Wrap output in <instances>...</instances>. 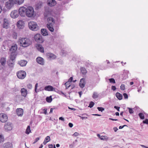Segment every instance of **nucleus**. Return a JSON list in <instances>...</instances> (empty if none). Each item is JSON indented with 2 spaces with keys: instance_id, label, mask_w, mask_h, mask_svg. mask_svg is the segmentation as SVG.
Returning <instances> with one entry per match:
<instances>
[{
  "instance_id": "24",
  "label": "nucleus",
  "mask_w": 148,
  "mask_h": 148,
  "mask_svg": "<svg viewBox=\"0 0 148 148\" xmlns=\"http://www.w3.org/2000/svg\"><path fill=\"white\" fill-rule=\"evenodd\" d=\"M38 86V83H37L35 84V92L36 93L40 91L43 90L44 89H44L43 87H41L40 88H39V89L37 90V88Z\"/></svg>"
},
{
  "instance_id": "17",
  "label": "nucleus",
  "mask_w": 148,
  "mask_h": 148,
  "mask_svg": "<svg viewBox=\"0 0 148 148\" xmlns=\"http://www.w3.org/2000/svg\"><path fill=\"white\" fill-rule=\"evenodd\" d=\"M47 3L48 5L51 7L55 5L56 3L55 0H48Z\"/></svg>"
},
{
  "instance_id": "55",
  "label": "nucleus",
  "mask_w": 148,
  "mask_h": 148,
  "mask_svg": "<svg viewBox=\"0 0 148 148\" xmlns=\"http://www.w3.org/2000/svg\"><path fill=\"white\" fill-rule=\"evenodd\" d=\"M111 89L112 90L114 91L116 89V88L115 86H112L111 87Z\"/></svg>"
},
{
  "instance_id": "61",
  "label": "nucleus",
  "mask_w": 148,
  "mask_h": 148,
  "mask_svg": "<svg viewBox=\"0 0 148 148\" xmlns=\"http://www.w3.org/2000/svg\"><path fill=\"white\" fill-rule=\"evenodd\" d=\"M59 119L60 120H62L63 121H64V118L62 117H60L59 118Z\"/></svg>"
},
{
  "instance_id": "10",
  "label": "nucleus",
  "mask_w": 148,
  "mask_h": 148,
  "mask_svg": "<svg viewBox=\"0 0 148 148\" xmlns=\"http://www.w3.org/2000/svg\"><path fill=\"white\" fill-rule=\"evenodd\" d=\"M9 25V21L8 19L4 18L3 21V27L4 28L7 29Z\"/></svg>"
},
{
  "instance_id": "64",
  "label": "nucleus",
  "mask_w": 148,
  "mask_h": 148,
  "mask_svg": "<svg viewBox=\"0 0 148 148\" xmlns=\"http://www.w3.org/2000/svg\"><path fill=\"white\" fill-rule=\"evenodd\" d=\"M114 131L115 132H116L117 131V130H118V129H117V127H114Z\"/></svg>"
},
{
  "instance_id": "9",
  "label": "nucleus",
  "mask_w": 148,
  "mask_h": 148,
  "mask_svg": "<svg viewBox=\"0 0 148 148\" xmlns=\"http://www.w3.org/2000/svg\"><path fill=\"white\" fill-rule=\"evenodd\" d=\"M19 16V13L18 10H15L12 11L10 14L11 17L13 18H16Z\"/></svg>"
},
{
  "instance_id": "21",
  "label": "nucleus",
  "mask_w": 148,
  "mask_h": 148,
  "mask_svg": "<svg viewBox=\"0 0 148 148\" xmlns=\"http://www.w3.org/2000/svg\"><path fill=\"white\" fill-rule=\"evenodd\" d=\"M13 5L12 3L10 2V0L5 3L6 7L8 9H10V8L13 6Z\"/></svg>"
},
{
  "instance_id": "39",
  "label": "nucleus",
  "mask_w": 148,
  "mask_h": 148,
  "mask_svg": "<svg viewBox=\"0 0 148 148\" xmlns=\"http://www.w3.org/2000/svg\"><path fill=\"white\" fill-rule=\"evenodd\" d=\"M64 84L66 86V89L68 88L71 85L70 83L68 82H66Z\"/></svg>"
},
{
  "instance_id": "23",
  "label": "nucleus",
  "mask_w": 148,
  "mask_h": 148,
  "mask_svg": "<svg viewBox=\"0 0 148 148\" xmlns=\"http://www.w3.org/2000/svg\"><path fill=\"white\" fill-rule=\"evenodd\" d=\"M47 21L48 23V24H53L55 23V21L52 17H49L47 18Z\"/></svg>"
},
{
  "instance_id": "42",
  "label": "nucleus",
  "mask_w": 148,
  "mask_h": 148,
  "mask_svg": "<svg viewBox=\"0 0 148 148\" xmlns=\"http://www.w3.org/2000/svg\"><path fill=\"white\" fill-rule=\"evenodd\" d=\"M108 80H109L110 82L111 83L114 84L115 83V80L114 78L109 79H108Z\"/></svg>"
},
{
  "instance_id": "34",
  "label": "nucleus",
  "mask_w": 148,
  "mask_h": 148,
  "mask_svg": "<svg viewBox=\"0 0 148 148\" xmlns=\"http://www.w3.org/2000/svg\"><path fill=\"white\" fill-rule=\"evenodd\" d=\"M10 58L9 60H11L14 61L15 59V55L14 53H11Z\"/></svg>"
},
{
  "instance_id": "38",
  "label": "nucleus",
  "mask_w": 148,
  "mask_h": 148,
  "mask_svg": "<svg viewBox=\"0 0 148 148\" xmlns=\"http://www.w3.org/2000/svg\"><path fill=\"white\" fill-rule=\"evenodd\" d=\"M24 1V0H17V4L20 5L23 3Z\"/></svg>"
},
{
  "instance_id": "49",
  "label": "nucleus",
  "mask_w": 148,
  "mask_h": 148,
  "mask_svg": "<svg viewBox=\"0 0 148 148\" xmlns=\"http://www.w3.org/2000/svg\"><path fill=\"white\" fill-rule=\"evenodd\" d=\"M123 96L124 97L125 99H127L128 98V96L127 94L126 93H124L123 94Z\"/></svg>"
},
{
  "instance_id": "62",
  "label": "nucleus",
  "mask_w": 148,
  "mask_h": 148,
  "mask_svg": "<svg viewBox=\"0 0 148 148\" xmlns=\"http://www.w3.org/2000/svg\"><path fill=\"white\" fill-rule=\"evenodd\" d=\"M69 147L71 148H73L74 147V145L73 144L70 145H69Z\"/></svg>"
},
{
  "instance_id": "59",
  "label": "nucleus",
  "mask_w": 148,
  "mask_h": 148,
  "mask_svg": "<svg viewBox=\"0 0 148 148\" xmlns=\"http://www.w3.org/2000/svg\"><path fill=\"white\" fill-rule=\"evenodd\" d=\"M69 125L70 127H73V125L72 123H69Z\"/></svg>"
},
{
  "instance_id": "46",
  "label": "nucleus",
  "mask_w": 148,
  "mask_h": 148,
  "mask_svg": "<svg viewBox=\"0 0 148 148\" xmlns=\"http://www.w3.org/2000/svg\"><path fill=\"white\" fill-rule=\"evenodd\" d=\"M94 104L95 103L91 101L88 107H90V108H91L93 107Z\"/></svg>"
},
{
  "instance_id": "16",
  "label": "nucleus",
  "mask_w": 148,
  "mask_h": 148,
  "mask_svg": "<svg viewBox=\"0 0 148 148\" xmlns=\"http://www.w3.org/2000/svg\"><path fill=\"white\" fill-rule=\"evenodd\" d=\"M55 88L50 85L46 86L44 88V90L48 91H55Z\"/></svg>"
},
{
  "instance_id": "47",
  "label": "nucleus",
  "mask_w": 148,
  "mask_h": 148,
  "mask_svg": "<svg viewBox=\"0 0 148 148\" xmlns=\"http://www.w3.org/2000/svg\"><path fill=\"white\" fill-rule=\"evenodd\" d=\"M97 108L99 111H101V112L104 110V108L102 107H98Z\"/></svg>"
},
{
  "instance_id": "3",
  "label": "nucleus",
  "mask_w": 148,
  "mask_h": 148,
  "mask_svg": "<svg viewBox=\"0 0 148 148\" xmlns=\"http://www.w3.org/2000/svg\"><path fill=\"white\" fill-rule=\"evenodd\" d=\"M29 28L32 30L36 31L38 30L39 27L36 23L33 21H31L28 23Z\"/></svg>"
},
{
  "instance_id": "20",
  "label": "nucleus",
  "mask_w": 148,
  "mask_h": 148,
  "mask_svg": "<svg viewBox=\"0 0 148 148\" xmlns=\"http://www.w3.org/2000/svg\"><path fill=\"white\" fill-rule=\"evenodd\" d=\"M85 84V79L82 78L80 79L79 85L81 88H83L84 87Z\"/></svg>"
},
{
  "instance_id": "52",
  "label": "nucleus",
  "mask_w": 148,
  "mask_h": 148,
  "mask_svg": "<svg viewBox=\"0 0 148 148\" xmlns=\"http://www.w3.org/2000/svg\"><path fill=\"white\" fill-rule=\"evenodd\" d=\"M17 34L16 33H14L13 34V37L14 39H16L17 37Z\"/></svg>"
},
{
  "instance_id": "26",
  "label": "nucleus",
  "mask_w": 148,
  "mask_h": 148,
  "mask_svg": "<svg viewBox=\"0 0 148 148\" xmlns=\"http://www.w3.org/2000/svg\"><path fill=\"white\" fill-rule=\"evenodd\" d=\"M17 49V46L16 45L12 46L10 49V51L11 53H14Z\"/></svg>"
},
{
  "instance_id": "60",
  "label": "nucleus",
  "mask_w": 148,
  "mask_h": 148,
  "mask_svg": "<svg viewBox=\"0 0 148 148\" xmlns=\"http://www.w3.org/2000/svg\"><path fill=\"white\" fill-rule=\"evenodd\" d=\"M44 113L45 114H47V109H45L44 110Z\"/></svg>"
},
{
  "instance_id": "27",
  "label": "nucleus",
  "mask_w": 148,
  "mask_h": 148,
  "mask_svg": "<svg viewBox=\"0 0 148 148\" xmlns=\"http://www.w3.org/2000/svg\"><path fill=\"white\" fill-rule=\"evenodd\" d=\"M27 63V62L25 60H21L18 62V64L22 66H25Z\"/></svg>"
},
{
  "instance_id": "37",
  "label": "nucleus",
  "mask_w": 148,
  "mask_h": 148,
  "mask_svg": "<svg viewBox=\"0 0 148 148\" xmlns=\"http://www.w3.org/2000/svg\"><path fill=\"white\" fill-rule=\"evenodd\" d=\"M31 132L30 128L29 126H28L26 129L25 133L28 134Z\"/></svg>"
},
{
  "instance_id": "5",
  "label": "nucleus",
  "mask_w": 148,
  "mask_h": 148,
  "mask_svg": "<svg viewBox=\"0 0 148 148\" xmlns=\"http://www.w3.org/2000/svg\"><path fill=\"white\" fill-rule=\"evenodd\" d=\"M53 12L51 9L48 8H46L44 13L45 17H47L52 15Z\"/></svg>"
},
{
  "instance_id": "54",
  "label": "nucleus",
  "mask_w": 148,
  "mask_h": 148,
  "mask_svg": "<svg viewBox=\"0 0 148 148\" xmlns=\"http://www.w3.org/2000/svg\"><path fill=\"white\" fill-rule=\"evenodd\" d=\"M79 135V134L78 133L75 132L73 134V136H78Z\"/></svg>"
},
{
  "instance_id": "19",
  "label": "nucleus",
  "mask_w": 148,
  "mask_h": 148,
  "mask_svg": "<svg viewBox=\"0 0 148 148\" xmlns=\"http://www.w3.org/2000/svg\"><path fill=\"white\" fill-rule=\"evenodd\" d=\"M36 47L38 50L41 52L43 53L44 52V48L42 45L39 44H37L36 45Z\"/></svg>"
},
{
  "instance_id": "13",
  "label": "nucleus",
  "mask_w": 148,
  "mask_h": 148,
  "mask_svg": "<svg viewBox=\"0 0 148 148\" xmlns=\"http://www.w3.org/2000/svg\"><path fill=\"white\" fill-rule=\"evenodd\" d=\"M47 58L50 59H54L56 58V56L53 54L50 53H47L46 54Z\"/></svg>"
},
{
  "instance_id": "51",
  "label": "nucleus",
  "mask_w": 148,
  "mask_h": 148,
  "mask_svg": "<svg viewBox=\"0 0 148 148\" xmlns=\"http://www.w3.org/2000/svg\"><path fill=\"white\" fill-rule=\"evenodd\" d=\"M143 123L148 124V119H146L144 121H143Z\"/></svg>"
},
{
  "instance_id": "25",
  "label": "nucleus",
  "mask_w": 148,
  "mask_h": 148,
  "mask_svg": "<svg viewBox=\"0 0 148 148\" xmlns=\"http://www.w3.org/2000/svg\"><path fill=\"white\" fill-rule=\"evenodd\" d=\"M14 61L11 60H9L7 62V64L9 66L10 68H13L14 65Z\"/></svg>"
},
{
  "instance_id": "6",
  "label": "nucleus",
  "mask_w": 148,
  "mask_h": 148,
  "mask_svg": "<svg viewBox=\"0 0 148 148\" xmlns=\"http://www.w3.org/2000/svg\"><path fill=\"white\" fill-rule=\"evenodd\" d=\"M17 76L20 79H24L26 76V72L23 71H20L17 73Z\"/></svg>"
},
{
  "instance_id": "22",
  "label": "nucleus",
  "mask_w": 148,
  "mask_h": 148,
  "mask_svg": "<svg viewBox=\"0 0 148 148\" xmlns=\"http://www.w3.org/2000/svg\"><path fill=\"white\" fill-rule=\"evenodd\" d=\"M21 92L22 95L24 97H25L27 94V90L25 88H23L21 89Z\"/></svg>"
},
{
  "instance_id": "33",
  "label": "nucleus",
  "mask_w": 148,
  "mask_h": 148,
  "mask_svg": "<svg viewBox=\"0 0 148 148\" xmlns=\"http://www.w3.org/2000/svg\"><path fill=\"white\" fill-rule=\"evenodd\" d=\"M0 62L1 64L3 66H4L6 62V59L5 58H2L0 60Z\"/></svg>"
},
{
  "instance_id": "56",
  "label": "nucleus",
  "mask_w": 148,
  "mask_h": 148,
  "mask_svg": "<svg viewBox=\"0 0 148 148\" xmlns=\"http://www.w3.org/2000/svg\"><path fill=\"white\" fill-rule=\"evenodd\" d=\"M114 108L116 109L118 111H119L120 107L115 106H114Z\"/></svg>"
},
{
  "instance_id": "8",
  "label": "nucleus",
  "mask_w": 148,
  "mask_h": 148,
  "mask_svg": "<svg viewBox=\"0 0 148 148\" xmlns=\"http://www.w3.org/2000/svg\"><path fill=\"white\" fill-rule=\"evenodd\" d=\"M7 115L4 113L0 114V121L2 123L6 122L8 120Z\"/></svg>"
},
{
  "instance_id": "44",
  "label": "nucleus",
  "mask_w": 148,
  "mask_h": 148,
  "mask_svg": "<svg viewBox=\"0 0 148 148\" xmlns=\"http://www.w3.org/2000/svg\"><path fill=\"white\" fill-rule=\"evenodd\" d=\"M4 138L3 136L2 135H0V143H1L4 141Z\"/></svg>"
},
{
  "instance_id": "12",
  "label": "nucleus",
  "mask_w": 148,
  "mask_h": 148,
  "mask_svg": "<svg viewBox=\"0 0 148 148\" xmlns=\"http://www.w3.org/2000/svg\"><path fill=\"white\" fill-rule=\"evenodd\" d=\"M24 23L23 21L22 20L19 21L17 23V26L18 27L19 29H22L24 27Z\"/></svg>"
},
{
  "instance_id": "2",
  "label": "nucleus",
  "mask_w": 148,
  "mask_h": 148,
  "mask_svg": "<svg viewBox=\"0 0 148 148\" xmlns=\"http://www.w3.org/2000/svg\"><path fill=\"white\" fill-rule=\"evenodd\" d=\"M26 13V16L29 18L34 17L36 15L34 8L32 6H29L27 8Z\"/></svg>"
},
{
  "instance_id": "40",
  "label": "nucleus",
  "mask_w": 148,
  "mask_h": 148,
  "mask_svg": "<svg viewBox=\"0 0 148 148\" xmlns=\"http://www.w3.org/2000/svg\"><path fill=\"white\" fill-rule=\"evenodd\" d=\"M138 115H139V117H140V118L141 119H144V114L143 113H139L138 114Z\"/></svg>"
},
{
  "instance_id": "29",
  "label": "nucleus",
  "mask_w": 148,
  "mask_h": 148,
  "mask_svg": "<svg viewBox=\"0 0 148 148\" xmlns=\"http://www.w3.org/2000/svg\"><path fill=\"white\" fill-rule=\"evenodd\" d=\"M81 73L83 75H85L87 73V71L86 69L83 67H82L80 69Z\"/></svg>"
},
{
  "instance_id": "45",
  "label": "nucleus",
  "mask_w": 148,
  "mask_h": 148,
  "mask_svg": "<svg viewBox=\"0 0 148 148\" xmlns=\"http://www.w3.org/2000/svg\"><path fill=\"white\" fill-rule=\"evenodd\" d=\"M10 2L12 3V4L14 5L15 4H17V0H10Z\"/></svg>"
},
{
  "instance_id": "30",
  "label": "nucleus",
  "mask_w": 148,
  "mask_h": 148,
  "mask_svg": "<svg viewBox=\"0 0 148 148\" xmlns=\"http://www.w3.org/2000/svg\"><path fill=\"white\" fill-rule=\"evenodd\" d=\"M53 24H47V27L49 29L51 32H53L54 31V29L52 27Z\"/></svg>"
},
{
  "instance_id": "41",
  "label": "nucleus",
  "mask_w": 148,
  "mask_h": 148,
  "mask_svg": "<svg viewBox=\"0 0 148 148\" xmlns=\"http://www.w3.org/2000/svg\"><path fill=\"white\" fill-rule=\"evenodd\" d=\"M100 139L101 140H107L108 139V138L106 136H101L100 137Z\"/></svg>"
},
{
  "instance_id": "4",
  "label": "nucleus",
  "mask_w": 148,
  "mask_h": 148,
  "mask_svg": "<svg viewBox=\"0 0 148 148\" xmlns=\"http://www.w3.org/2000/svg\"><path fill=\"white\" fill-rule=\"evenodd\" d=\"M34 39L36 41L39 43H42L44 41L42 36L40 34H37L34 36Z\"/></svg>"
},
{
  "instance_id": "28",
  "label": "nucleus",
  "mask_w": 148,
  "mask_h": 148,
  "mask_svg": "<svg viewBox=\"0 0 148 148\" xmlns=\"http://www.w3.org/2000/svg\"><path fill=\"white\" fill-rule=\"evenodd\" d=\"M51 140L49 136H47L45 138V140L43 143L44 145H45L47 142Z\"/></svg>"
},
{
  "instance_id": "48",
  "label": "nucleus",
  "mask_w": 148,
  "mask_h": 148,
  "mask_svg": "<svg viewBox=\"0 0 148 148\" xmlns=\"http://www.w3.org/2000/svg\"><path fill=\"white\" fill-rule=\"evenodd\" d=\"M27 88L29 89H31L32 88V85L30 84H29L27 85Z\"/></svg>"
},
{
  "instance_id": "43",
  "label": "nucleus",
  "mask_w": 148,
  "mask_h": 148,
  "mask_svg": "<svg viewBox=\"0 0 148 148\" xmlns=\"http://www.w3.org/2000/svg\"><path fill=\"white\" fill-rule=\"evenodd\" d=\"M120 89L122 90H124L125 89V85L123 84H121L120 86Z\"/></svg>"
},
{
  "instance_id": "50",
  "label": "nucleus",
  "mask_w": 148,
  "mask_h": 148,
  "mask_svg": "<svg viewBox=\"0 0 148 148\" xmlns=\"http://www.w3.org/2000/svg\"><path fill=\"white\" fill-rule=\"evenodd\" d=\"M127 108L129 109V111L130 114H132L133 113V110L132 108Z\"/></svg>"
},
{
  "instance_id": "15",
  "label": "nucleus",
  "mask_w": 148,
  "mask_h": 148,
  "mask_svg": "<svg viewBox=\"0 0 148 148\" xmlns=\"http://www.w3.org/2000/svg\"><path fill=\"white\" fill-rule=\"evenodd\" d=\"M37 62L39 64L43 65L44 63V59L40 57H38L36 59Z\"/></svg>"
},
{
  "instance_id": "35",
  "label": "nucleus",
  "mask_w": 148,
  "mask_h": 148,
  "mask_svg": "<svg viewBox=\"0 0 148 148\" xmlns=\"http://www.w3.org/2000/svg\"><path fill=\"white\" fill-rule=\"evenodd\" d=\"M98 97V93L96 92H94L92 96V97L94 99H96Z\"/></svg>"
},
{
  "instance_id": "57",
  "label": "nucleus",
  "mask_w": 148,
  "mask_h": 148,
  "mask_svg": "<svg viewBox=\"0 0 148 148\" xmlns=\"http://www.w3.org/2000/svg\"><path fill=\"white\" fill-rule=\"evenodd\" d=\"M73 78L72 77H71L69 79L68 82H69L70 83L72 81Z\"/></svg>"
},
{
  "instance_id": "63",
  "label": "nucleus",
  "mask_w": 148,
  "mask_h": 148,
  "mask_svg": "<svg viewBox=\"0 0 148 148\" xmlns=\"http://www.w3.org/2000/svg\"><path fill=\"white\" fill-rule=\"evenodd\" d=\"M48 147L49 148H53V145H48Z\"/></svg>"
},
{
  "instance_id": "14",
  "label": "nucleus",
  "mask_w": 148,
  "mask_h": 148,
  "mask_svg": "<svg viewBox=\"0 0 148 148\" xmlns=\"http://www.w3.org/2000/svg\"><path fill=\"white\" fill-rule=\"evenodd\" d=\"M2 148H13L12 145L9 142L5 143L3 145Z\"/></svg>"
},
{
  "instance_id": "31",
  "label": "nucleus",
  "mask_w": 148,
  "mask_h": 148,
  "mask_svg": "<svg viewBox=\"0 0 148 148\" xmlns=\"http://www.w3.org/2000/svg\"><path fill=\"white\" fill-rule=\"evenodd\" d=\"M41 34L44 36H46L48 35L47 30L45 29H42L41 31Z\"/></svg>"
},
{
  "instance_id": "18",
  "label": "nucleus",
  "mask_w": 148,
  "mask_h": 148,
  "mask_svg": "<svg viewBox=\"0 0 148 148\" xmlns=\"http://www.w3.org/2000/svg\"><path fill=\"white\" fill-rule=\"evenodd\" d=\"M16 113L18 116H22L23 114V110L21 108H17L16 109Z\"/></svg>"
},
{
  "instance_id": "1",
  "label": "nucleus",
  "mask_w": 148,
  "mask_h": 148,
  "mask_svg": "<svg viewBox=\"0 0 148 148\" xmlns=\"http://www.w3.org/2000/svg\"><path fill=\"white\" fill-rule=\"evenodd\" d=\"M19 42L20 46L24 47H28L32 44V41L29 39L25 38L19 39Z\"/></svg>"
},
{
  "instance_id": "58",
  "label": "nucleus",
  "mask_w": 148,
  "mask_h": 148,
  "mask_svg": "<svg viewBox=\"0 0 148 148\" xmlns=\"http://www.w3.org/2000/svg\"><path fill=\"white\" fill-rule=\"evenodd\" d=\"M79 116V117H81V118L83 120L84 119H87L88 118L87 117H82L80 116Z\"/></svg>"
},
{
  "instance_id": "11",
  "label": "nucleus",
  "mask_w": 148,
  "mask_h": 148,
  "mask_svg": "<svg viewBox=\"0 0 148 148\" xmlns=\"http://www.w3.org/2000/svg\"><path fill=\"white\" fill-rule=\"evenodd\" d=\"M4 129L7 131L11 130L12 129V125L11 123L8 122L5 123L4 126Z\"/></svg>"
},
{
  "instance_id": "7",
  "label": "nucleus",
  "mask_w": 148,
  "mask_h": 148,
  "mask_svg": "<svg viewBox=\"0 0 148 148\" xmlns=\"http://www.w3.org/2000/svg\"><path fill=\"white\" fill-rule=\"evenodd\" d=\"M27 10V8L22 6L19 8V10L18 11L19 13V15L21 16L24 17L26 15V12Z\"/></svg>"
},
{
  "instance_id": "53",
  "label": "nucleus",
  "mask_w": 148,
  "mask_h": 148,
  "mask_svg": "<svg viewBox=\"0 0 148 148\" xmlns=\"http://www.w3.org/2000/svg\"><path fill=\"white\" fill-rule=\"evenodd\" d=\"M40 139V138L39 137H37L36 138L34 142L33 143V144H35L36 143V142H37V141L39 140Z\"/></svg>"
},
{
  "instance_id": "36",
  "label": "nucleus",
  "mask_w": 148,
  "mask_h": 148,
  "mask_svg": "<svg viewBox=\"0 0 148 148\" xmlns=\"http://www.w3.org/2000/svg\"><path fill=\"white\" fill-rule=\"evenodd\" d=\"M46 101L48 103H51L52 101V98L51 96L49 97H47L46 99Z\"/></svg>"
},
{
  "instance_id": "32",
  "label": "nucleus",
  "mask_w": 148,
  "mask_h": 148,
  "mask_svg": "<svg viewBox=\"0 0 148 148\" xmlns=\"http://www.w3.org/2000/svg\"><path fill=\"white\" fill-rule=\"evenodd\" d=\"M116 96L119 100H121L122 99L123 96L122 95L118 92H117L116 93Z\"/></svg>"
}]
</instances>
